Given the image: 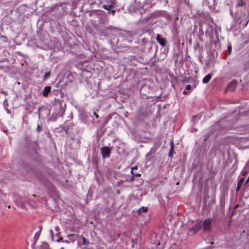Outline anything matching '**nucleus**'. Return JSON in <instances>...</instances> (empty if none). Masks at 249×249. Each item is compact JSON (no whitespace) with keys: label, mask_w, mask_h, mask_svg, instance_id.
Masks as SVG:
<instances>
[{"label":"nucleus","mask_w":249,"mask_h":249,"mask_svg":"<svg viewBox=\"0 0 249 249\" xmlns=\"http://www.w3.org/2000/svg\"><path fill=\"white\" fill-rule=\"evenodd\" d=\"M212 77V75L210 73L206 75L203 79V83L204 84H207L211 80V78Z\"/></svg>","instance_id":"0eeeda50"},{"label":"nucleus","mask_w":249,"mask_h":249,"mask_svg":"<svg viewBox=\"0 0 249 249\" xmlns=\"http://www.w3.org/2000/svg\"><path fill=\"white\" fill-rule=\"evenodd\" d=\"M243 181H244V178H241L238 182V184H241L242 183H243Z\"/></svg>","instance_id":"f3484780"},{"label":"nucleus","mask_w":249,"mask_h":249,"mask_svg":"<svg viewBox=\"0 0 249 249\" xmlns=\"http://www.w3.org/2000/svg\"><path fill=\"white\" fill-rule=\"evenodd\" d=\"M156 39L161 46H164L165 45L166 40L164 38H161L160 35H157Z\"/></svg>","instance_id":"39448f33"},{"label":"nucleus","mask_w":249,"mask_h":249,"mask_svg":"<svg viewBox=\"0 0 249 249\" xmlns=\"http://www.w3.org/2000/svg\"><path fill=\"white\" fill-rule=\"evenodd\" d=\"M59 228H58V226H56V227L55 228V231L57 232L56 233V235H58V234H59V232H58V231H59Z\"/></svg>","instance_id":"dca6fc26"},{"label":"nucleus","mask_w":249,"mask_h":249,"mask_svg":"<svg viewBox=\"0 0 249 249\" xmlns=\"http://www.w3.org/2000/svg\"><path fill=\"white\" fill-rule=\"evenodd\" d=\"M110 149L108 147L105 146L101 148V154L103 159L109 157Z\"/></svg>","instance_id":"f257e3e1"},{"label":"nucleus","mask_w":249,"mask_h":249,"mask_svg":"<svg viewBox=\"0 0 249 249\" xmlns=\"http://www.w3.org/2000/svg\"><path fill=\"white\" fill-rule=\"evenodd\" d=\"M5 197V195L0 190V199L2 200Z\"/></svg>","instance_id":"ddd939ff"},{"label":"nucleus","mask_w":249,"mask_h":249,"mask_svg":"<svg viewBox=\"0 0 249 249\" xmlns=\"http://www.w3.org/2000/svg\"><path fill=\"white\" fill-rule=\"evenodd\" d=\"M228 52L229 53H231V46H228Z\"/></svg>","instance_id":"2eb2a0df"},{"label":"nucleus","mask_w":249,"mask_h":249,"mask_svg":"<svg viewBox=\"0 0 249 249\" xmlns=\"http://www.w3.org/2000/svg\"><path fill=\"white\" fill-rule=\"evenodd\" d=\"M249 178H248V179L247 181H246V183H247V181H248V180H249Z\"/></svg>","instance_id":"c85d7f7f"},{"label":"nucleus","mask_w":249,"mask_h":249,"mask_svg":"<svg viewBox=\"0 0 249 249\" xmlns=\"http://www.w3.org/2000/svg\"><path fill=\"white\" fill-rule=\"evenodd\" d=\"M50 234H51L52 236L53 235V231H52V230L50 231Z\"/></svg>","instance_id":"b1692460"},{"label":"nucleus","mask_w":249,"mask_h":249,"mask_svg":"<svg viewBox=\"0 0 249 249\" xmlns=\"http://www.w3.org/2000/svg\"><path fill=\"white\" fill-rule=\"evenodd\" d=\"M39 128V126L38 125V126H37V130H38Z\"/></svg>","instance_id":"cd10ccee"},{"label":"nucleus","mask_w":249,"mask_h":249,"mask_svg":"<svg viewBox=\"0 0 249 249\" xmlns=\"http://www.w3.org/2000/svg\"><path fill=\"white\" fill-rule=\"evenodd\" d=\"M50 74H51V73L49 71L45 72L44 74V79L45 80L48 79V77L50 76Z\"/></svg>","instance_id":"9d476101"},{"label":"nucleus","mask_w":249,"mask_h":249,"mask_svg":"<svg viewBox=\"0 0 249 249\" xmlns=\"http://www.w3.org/2000/svg\"><path fill=\"white\" fill-rule=\"evenodd\" d=\"M39 235L37 234V233H36L34 236V238L38 239Z\"/></svg>","instance_id":"6ab92c4d"},{"label":"nucleus","mask_w":249,"mask_h":249,"mask_svg":"<svg viewBox=\"0 0 249 249\" xmlns=\"http://www.w3.org/2000/svg\"><path fill=\"white\" fill-rule=\"evenodd\" d=\"M137 169V166H134L132 168V169H131V172L132 173V170H134V169Z\"/></svg>","instance_id":"412c9836"},{"label":"nucleus","mask_w":249,"mask_h":249,"mask_svg":"<svg viewBox=\"0 0 249 249\" xmlns=\"http://www.w3.org/2000/svg\"><path fill=\"white\" fill-rule=\"evenodd\" d=\"M6 110H7V112L8 113H9L10 112V111H9V110L7 108H6Z\"/></svg>","instance_id":"393cba45"},{"label":"nucleus","mask_w":249,"mask_h":249,"mask_svg":"<svg viewBox=\"0 0 249 249\" xmlns=\"http://www.w3.org/2000/svg\"><path fill=\"white\" fill-rule=\"evenodd\" d=\"M212 219L208 218L203 222V228L205 231H209L211 229V224Z\"/></svg>","instance_id":"7ed1b4c3"},{"label":"nucleus","mask_w":249,"mask_h":249,"mask_svg":"<svg viewBox=\"0 0 249 249\" xmlns=\"http://www.w3.org/2000/svg\"><path fill=\"white\" fill-rule=\"evenodd\" d=\"M82 240H83V244L87 245L88 244V242H87L86 239L85 237H82Z\"/></svg>","instance_id":"4468645a"},{"label":"nucleus","mask_w":249,"mask_h":249,"mask_svg":"<svg viewBox=\"0 0 249 249\" xmlns=\"http://www.w3.org/2000/svg\"><path fill=\"white\" fill-rule=\"evenodd\" d=\"M236 86L237 81L236 80H233L229 84L226 90L229 91H232L236 88Z\"/></svg>","instance_id":"20e7f679"},{"label":"nucleus","mask_w":249,"mask_h":249,"mask_svg":"<svg viewBox=\"0 0 249 249\" xmlns=\"http://www.w3.org/2000/svg\"><path fill=\"white\" fill-rule=\"evenodd\" d=\"M249 21V19H248V14L246 15L244 14L243 16V18L242 19H240L239 18L237 20V22L243 25V27H246Z\"/></svg>","instance_id":"f03ea898"},{"label":"nucleus","mask_w":249,"mask_h":249,"mask_svg":"<svg viewBox=\"0 0 249 249\" xmlns=\"http://www.w3.org/2000/svg\"><path fill=\"white\" fill-rule=\"evenodd\" d=\"M110 13H111V14L114 15V14L115 13V10H111Z\"/></svg>","instance_id":"aec40b11"},{"label":"nucleus","mask_w":249,"mask_h":249,"mask_svg":"<svg viewBox=\"0 0 249 249\" xmlns=\"http://www.w3.org/2000/svg\"><path fill=\"white\" fill-rule=\"evenodd\" d=\"M147 211V208L146 207H142L141 208L139 209L138 212L139 213H141V212H145Z\"/></svg>","instance_id":"9b49d317"},{"label":"nucleus","mask_w":249,"mask_h":249,"mask_svg":"<svg viewBox=\"0 0 249 249\" xmlns=\"http://www.w3.org/2000/svg\"><path fill=\"white\" fill-rule=\"evenodd\" d=\"M194 118H197L198 116L193 117Z\"/></svg>","instance_id":"c756f323"},{"label":"nucleus","mask_w":249,"mask_h":249,"mask_svg":"<svg viewBox=\"0 0 249 249\" xmlns=\"http://www.w3.org/2000/svg\"><path fill=\"white\" fill-rule=\"evenodd\" d=\"M244 4V2L242 0H239L238 1L237 6H242Z\"/></svg>","instance_id":"f8f14e48"},{"label":"nucleus","mask_w":249,"mask_h":249,"mask_svg":"<svg viewBox=\"0 0 249 249\" xmlns=\"http://www.w3.org/2000/svg\"><path fill=\"white\" fill-rule=\"evenodd\" d=\"M94 115L95 116V117L97 118H98V115L96 114L95 112H94Z\"/></svg>","instance_id":"4be33fe9"},{"label":"nucleus","mask_w":249,"mask_h":249,"mask_svg":"<svg viewBox=\"0 0 249 249\" xmlns=\"http://www.w3.org/2000/svg\"><path fill=\"white\" fill-rule=\"evenodd\" d=\"M136 176H140V174H136Z\"/></svg>","instance_id":"bb28decb"},{"label":"nucleus","mask_w":249,"mask_h":249,"mask_svg":"<svg viewBox=\"0 0 249 249\" xmlns=\"http://www.w3.org/2000/svg\"><path fill=\"white\" fill-rule=\"evenodd\" d=\"M170 144H171V148H170V151L169 153V156H172V155L173 154L172 152L174 150V142H173V141H171Z\"/></svg>","instance_id":"1a4fd4ad"},{"label":"nucleus","mask_w":249,"mask_h":249,"mask_svg":"<svg viewBox=\"0 0 249 249\" xmlns=\"http://www.w3.org/2000/svg\"><path fill=\"white\" fill-rule=\"evenodd\" d=\"M51 87L50 86L45 87L43 90L42 95L44 97H47L49 93L51 91Z\"/></svg>","instance_id":"423d86ee"},{"label":"nucleus","mask_w":249,"mask_h":249,"mask_svg":"<svg viewBox=\"0 0 249 249\" xmlns=\"http://www.w3.org/2000/svg\"><path fill=\"white\" fill-rule=\"evenodd\" d=\"M191 89V86L190 85H188L187 86L186 89L187 90H190Z\"/></svg>","instance_id":"a211bd4d"},{"label":"nucleus","mask_w":249,"mask_h":249,"mask_svg":"<svg viewBox=\"0 0 249 249\" xmlns=\"http://www.w3.org/2000/svg\"><path fill=\"white\" fill-rule=\"evenodd\" d=\"M240 187V184H238V186H237V190H238V189H239Z\"/></svg>","instance_id":"5701e85b"},{"label":"nucleus","mask_w":249,"mask_h":249,"mask_svg":"<svg viewBox=\"0 0 249 249\" xmlns=\"http://www.w3.org/2000/svg\"><path fill=\"white\" fill-rule=\"evenodd\" d=\"M44 245L45 247H47V244L46 243H44Z\"/></svg>","instance_id":"a878e982"},{"label":"nucleus","mask_w":249,"mask_h":249,"mask_svg":"<svg viewBox=\"0 0 249 249\" xmlns=\"http://www.w3.org/2000/svg\"><path fill=\"white\" fill-rule=\"evenodd\" d=\"M113 5L112 4H104L102 7L106 10H109L112 8Z\"/></svg>","instance_id":"6e6552de"}]
</instances>
